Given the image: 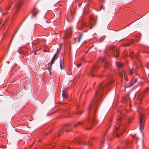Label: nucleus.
<instances>
[{"label": "nucleus", "instance_id": "cd10ccee", "mask_svg": "<svg viewBox=\"0 0 149 149\" xmlns=\"http://www.w3.org/2000/svg\"><path fill=\"white\" fill-rule=\"evenodd\" d=\"M139 41V40H132L131 41V42H131V44H133V43H134V41H135L136 42H138Z\"/></svg>", "mask_w": 149, "mask_h": 149}, {"label": "nucleus", "instance_id": "6e6552de", "mask_svg": "<svg viewBox=\"0 0 149 149\" xmlns=\"http://www.w3.org/2000/svg\"><path fill=\"white\" fill-rule=\"evenodd\" d=\"M23 4V1L21 0L16 5V12H17L21 8Z\"/></svg>", "mask_w": 149, "mask_h": 149}, {"label": "nucleus", "instance_id": "e433bc0d", "mask_svg": "<svg viewBox=\"0 0 149 149\" xmlns=\"http://www.w3.org/2000/svg\"><path fill=\"white\" fill-rule=\"evenodd\" d=\"M129 45V44H127V45H125L126 46H128Z\"/></svg>", "mask_w": 149, "mask_h": 149}, {"label": "nucleus", "instance_id": "c756f323", "mask_svg": "<svg viewBox=\"0 0 149 149\" xmlns=\"http://www.w3.org/2000/svg\"><path fill=\"white\" fill-rule=\"evenodd\" d=\"M10 5H9L7 7V9H10Z\"/></svg>", "mask_w": 149, "mask_h": 149}, {"label": "nucleus", "instance_id": "412c9836", "mask_svg": "<svg viewBox=\"0 0 149 149\" xmlns=\"http://www.w3.org/2000/svg\"><path fill=\"white\" fill-rule=\"evenodd\" d=\"M114 54L115 55V57L116 58L118 57L119 56V51L116 49V52H114Z\"/></svg>", "mask_w": 149, "mask_h": 149}, {"label": "nucleus", "instance_id": "f03ea898", "mask_svg": "<svg viewBox=\"0 0 149 149\" xmlns=\"http://www.w3.org/2000/svg\"><path fill=\"white\" fill-rule=\"evenodd\" d=\"M130 74H132L134 76V78L132 80L130 83L131 85L130 86H131L135 85V84L136 83L139 77V76L137 73L136 71L134 69H133L131 70Z\"/></svg>", "mask_w": 149, "mask_h": 149}, {"label": "nucleus", "instance_id": "9d476101", "mask_svg": "<svg viewBox=\"0 0 149 149\" xmlns=\"http://www.w3.org/2000/svg\"><path fill=\"white\" fill-rule=\"evenodd\" d=\"M72 34V29H68L66 31L65 36L66 38H69Z\"/></svg>", "mask_w": 149, "mask_h": 149}, {"label": "nucleus", "instance_id": "f704fd0d", "mask_svg": "<svg viewBox=\"0 0 149 149\" xmlns=\"http://www.w3.org/2000/svg\"><path fill=\"white\" fill-rule=\"evenodd\" d=\"M120 114L121 115V116H123V115L122 114V112H120Z\"/></svg>", "mask_w": 149, "mask_h": 149}, {"label": "nucleus", "instance_id": "f3484780", "mask_svg": "<svg viewBox=\"0 0 149 149\" xmlns=\"http://www.w3.org/2000/svg\"><path fill=\"white\" fill-rule=\"evenodd\" d=\"M138 55V54H137L136 55H134L133 54V53L132 52H130V57L134 59V58H137Z\"/></svg>", "mask_w": 149, "mask_h": 149}, {"label": "nucleus", "instance_id": "0eeeda50", "mask_svg": "<svg viewBox=\"0 0 149 149\" xmlns=\"http://www.w3.org/2000/svg\"><path fill=\"white\" fill-rule=\"evenodd\" d=\"M99 68V67L97 65H95L92 68V70L91 72L89 73V75L92 77H94L95 75L93 74L97 71V70Z\"/></svg>", "mask_w": 149, "mask_h": 149}, {"label": "nucleus", "instance_id": "4c0bfd02", "mask_svg": "<svg viewBox=\"0 0 149 149\" xmlns=\"http://www.w3.org/2000/svg\"><path fill=\"white\" fill-rule=\"evenodd\" d=\"M1 20H0V24H1Z\"/></svg>", "mask_w": 149, "mask_h": 149}, {"label": "nucleus", "instance_id": "c9c22d12", "mask_svg": "<svg viewBox=\"0 0 149 149\" xmlns=\"http://www.w3.org/2000/svg\"><path fill=\"white\" fill-rule=\"evenodd\" d=\"M116 149H120V148L119 147H118L117 148H116Z\"/></svg>", "mask_w": 149, "mask_h": 149}, {"label": "nucleus", "instance_id": "dca6fc26", "mask_svg": "<svg viewBox=\"0 0 149 149\" xmlns=\"http://www.w3.org/2000/svg\"><path fill=\"white\" fill-rule=\"evenodd\" d=\"M62 96L63 99H66L68 98V94L67 92L63 91L62 94Z\"/></svg>", "mask_w": 149, "mask_h": 149}, {"label": "nucleus", "instance_id": "423d86ee", "mask_svg": "<svg viewBox=\"0 0 149 149\" xmlns=\"http://www.w3.org/2000/svg\"><path fill=\"white\" fill-rule=\"evenodd\" d=\"M100 60L104 63V68H110L111 65L110 63L107 60L105 57L102 58L101 57L100 58Z\"/></svg>", "mask_w": 149, "mask_h": 149}, {"label": "nucleus", "instance_id": "58836bf2", "mask_svg": "<svg viewBox=\"0 0 149 149\" xmlns=\"http://www.w3.org/2000/svg\"><path fill=\"white\" fill-rule=\"evenodd\" d=\"M5 22H4V23H3V25H4V24H5Z\"/></svg>", "mask_w": 149, "mask_h": 149}, {"label": "nucleus", "instance_id": "473e14b6", "mask_svg": "<svg viewBox=\"0 0 149 149\" xmlns=\"http://www.w3.org/2000/svg\"><path fill=\"white\" fill-rule=\"evenodd\" d=\"M103 6H101L100 7V9H103Z\"/></svg>", "mask_w": 149, "mask_h": 149}, {"label": "nucleus", "instance_id": "393cba45", "mask_svg": "<svg viewBox=\"0 0 149 149\" xmlns=\"http://www.w3.org/2000/svg\"><path fill=\"white\" fill-rule=\"evenodd\" d=\"M51 68L52 67H50V66H49V67H48L47 68V69H48V70L49 72V73L50 75H51Z\"/></svg>", "mask_w": 149, "mask_h": 149}, {"label": "nucleus", "instance_id": "37998d69", "mask_svg": "<svg viewBox=\"0 0 149 149\" xmlns=\"http://www.w3.org/2000/svg\"><path fill=\"white\" fill-rule=\"evenodd\" d=\"M148 77H149V75H148Z\"/></svg>", "mask_w": 149, "mask_h": 149}, {"label": "nucleus", "instance_id": "5701e85b", "mask_svg": "<svg viewBox=\"0 0 149 149\" xmlns=\"http://www.w3.org/2000/svg\"><path fill=\"white\" fill-rule=\"evenodd\" d=\"M71 143V142H66L64 143V144L61 145V146L63 147H64L65 146V144H66V145H70Z\"/></svg>", "mask_w": 149, "mask_h": 149}, {"label": "nucleus", "instance_id": "bb28decb", "mask_svg": "<svg viewBox=\"0 0 149 149\" xmlns=\"http://www.w3.org/2000/svg\"><path fill=\"white\" fill-rule=\"evenodd\" d=\"M113 81H114V80H112L110 81L109 83L107 84L106 85V86L108 85V84H111L113 82Z\"/></svg>", "mask_w": 149, "mask_h": 149}, {"label": "nucleus", "instance_id": "72a5a7b5", "mask_svg": "<svg viewBox=\"0 0 149 149\" xmlns=\"http://www.w3.org/2000/svg\"><path fill=\"white\" fill-rule=\"evenodd\" d=\"M82 113V112L81 111H79V112H78V114H81V113Z\"/></svg>", "mask_w": 149, "mask_h": 149}, {"label": "nucleus", "instance_id": "c85d7f7f", "mask_svg": "<svg viewBox=\"0 0 149 149\" xmlns=\"http://www.w3.org/2000/svg\"><path fill=\"white\" fill-rule=\"evenodd\" d=\"M115 46H111V47L110 49H111L112 50H113V49H115Z\"/></svg>", "mask_w": 149, "mask_h": 149}, {"label": "nucleus", "instance_id": "f257e3e1", "mask_svg": "<svg viewBox=\"0 0 149 149\" xmlns=\"http://www.w3.org/2000/svg\"><path fill=\"white\" fill-rule=\"evenodd\" d=\"M102 83L100 84L97 86V88L93 100L91 101L90 104L89 106V112H90L91 108L94 106V111L93 113L92 118L91 119L89 118H88L84 123H86L87 124V127L86 128V130H89L91 129V126L92 125V123L94 124H96V120L95 119V114L96 113V110L97 106L99 103L98 98L96 96L98 93L100 91H102L103 89V86L102 85Z\"/></svg>", "mask_w": 149, "mask_h": 149}, {"label": "nucleus", "instance_id": "ea45409f", "mask_svg": "<svg viewBox=\"0 0 149 149\" xmlns=\"http://www.w3.org/2000/svg\"><path fill=\"white\" fill-rule=\"evenodd\" d=\"M68 130H66V132H68Z\"/></svg>", "mask_w": 149, "mask_h": 149}, {"label": "nucleus", "instance_id": "a19ab883", "mask_svg": "<svg viewBox=\"0 0 149 149\" xmlns=\"http://www.w3.org/2000/svg\"><path fill=\"white\" fill-rule=\"evenodd\" d=\"M141 97H140L139 98V99H141Z\"/></svg>", "mask_w": 149, "mask_h": 149}, {"label": "nucleus", "instance_id": "2eb2a0df", "mask_svg": "<svg viewBox=\"0 0 149 149\" xmlns=\"http://www.w3.org/2000/svg\"><path fill=\"white\" fill-rule=\"evenodd\" d=\"M82 61L84 62H86L87 61H86V60H84L82 59L80 60V62H77L76 64V66H77V67L78 68L81 66V63Z\"/></svg>", "mask_w": 149, "mask_h": 149}, {"label": "nucleus", "instance_id": "9b49d317", "mask_svg": "<svg viewBox=\"0 0 149 149\" xmlns=\"http://www.w3.org/2000/svg\"><path fill=\"white\" fill-rule=\"evenodd\" d=\"M123 72H120L119 74L120 75L121 77H123V75H124V77L125 81L128 80V78L127 77L126 73L125 70H123Z\"/></svg>", "mask_w": 149, "mask_h": 149}, {"label": "nucleus", "instance_id": "20e7f679", "mask_svg": "<svg viewBox=\"0 0 149 149\" xmlns=\"http://www.w3.org/2000/svg\"><path fill=\"white\" fill-rule=\"evenodd\" d=\"M82 140L79 138L74 139L72 142L73 144H82L84 145H87L88 146H91L92 145V143L91 141L86 142H82Z\"/></svg>", "mask_w": 149, "mask_h": 149}, {"label": "nucleus", "instance_id": "7c9ffc66", "mask_svg": "<svg viewBox=\"0 0 149 149\" xmlns=\"http://www.w3.org/2000/svg\"><path fill=\"white\" fill-rule=\"evenodd\" d=\"M94 21H95V22H94V25H96V22H97V20H95Z\"/></svg>", "mask_w": 149, "mask_h": 149}, {"label": "nucleus", "instance_id": "1a4fd4ad", "mask_svg": "<svg viewBox=\"0 0 149 149\" xmlns=\"http://www.w3.org/2000/svg\"><path fill=\"white\" fill-rule=\"evenodd\" d=\"M117 67L120 69L119 74L120 72H123V70H125L123 69V65L120 62H117L116 63Z\"/></svg>", "mask_w": 149, "mask_h": 149}, {"label": "nucleus", "instance_id": "f8f14e48", "mask_svg": "<svg viewBox=\"0 0 149 149\" xmlns=\"http://www.w3.org/2000/svg\"><path fill=\"white\" fill-rule=\"evenodd\" d=\"M39 11L36 8H34L32 11V15L33 17H35Z\"/></svg>", "mask_w": 149, "mask_h": 149}, {"label": "nucleus", "instance_id": "b1692460", "mask_svg": "<svg viewBox=\"0 0 149 149\" xmlns=\"http://www.w3.org/2000/svg\"><path fill=\"white\" fill-rule=\"evenodd\" d=\"M84 123H82V122H79V123H78L77 124H75L74 125V126L75 127H76L77 126L79 125H82Z\"/></svg>", "mask_w": 149, "mask_h": 149}, {"label": "nucleus", "instance_id": "6ab92c4d", "mask_svg": "<svg viewBox=\"0 0 149 149\" xmlns=\"http://www.w3.org/2000/svg\"><path fill=\"white\" fill-rule=\"evenodd\" d=\"M83 34L82 33L81 34L78 38H75V41L78 42H79Z\"/></svg>", "mask_w": 149, "mask_h": 149}, {"label": "nucleus", "instance_id": "4be33fe9", "mask_svg": "<svg viewBox=\"0 0 149 149\" xmlns=\"http://www.w3.org/2000/svg\"><path fill=\"white\" fill-rule=\"evenodd\" d=\"M149 93V87L146 88L144 93V94Z\"/></svg>", "mask_w": 149, "mask_h": 149}, {"label": "nucleus", "instance_id": "79ce46f5", "mask_svg": "<svg viewBox=\"0 0 149 149\" xmlns=\"http://www.w3.org/2000/svg\"><path fill=\"white\" fill-rule=\"evenodd\" d=\"M68 148L70 149H71L69 147H68Z\"/></svg>", "mask_w": 149, "mask_h": 149}, {"label": "nucleus", "instance_id": "39448f33", "mask_svg": "<svg viewBox=\"0 0 149 149\" xmlns=\"http://www.w3.org/2000/svg\"><path fill=\"white\" fill-rule=\"evenodd\" d=\"M139 115L140 129L141 130H142L144 127L145 117L144 114L142 113H139Z\"/></svg>", "mask_w": 149, "mask_h": 149}, {"label": "nucleus", "instance_id": "2f4dec72", "mask_svg": "<svg viewBox=\"0 0 149 149\" xmlns=\"http://www.w3.org/2000/svg\"><path fill=\"white\" fill-rule=\"evenodd\" d=\"M33 146V145H30L29 146V149H30L32 147V146Z\"/></svg>", "mask_w": 149, "mask_h": 149}, {"label": "nucleus", "instance_id": "ddd939ff", "mask_svg": "<svg viewBox=\"0 0 149 149\" xmlns=\"http://www.w3.org/2000/svg\"><path fill=\"white\" fill-rule=\"evenodd\" d=\"M69 125V124L65 125L58 132V135L59 136L61 135V134L62 133L63 131L66 128V127Z\"/></svg>", "mask_w": 149, "mask_h": 149}, {"label": "nucleus", "instance_id": "7ed1b4c3", "mask_svg": "<svg viewBox=\"0 0 149 149\" xmlns=\"http://www.w3.org/2000/svg\"><path fill=\"white\" fill-rule=\"evenodd\" d=\"M123 119V118L121 116H118L116 121L117 123V125L115 126L114 128V132L115 133L116 136L117 137H119L122 134V133H120L119 134L116 133V131L118 130L119 129V128L120 127V125L122 122V120Z\"/></svg>", "mask_w": 149, "mask_h": 149}, {"label": "nucleus", "instance_id": "aec40b11", "mask_svg": "<svg viewBox=\"0 0 149 149\" xmlns=\"http://www.w3.org/2000/svg\"><path fill=\"white\" fill-rule=\"evenodd\" d=\"M59 53V51L58 50V49H57L56 53L55 54L53 57L57 59Z\"/></svg>", "mask_w": 149, "mask_h": 149}, {"label": "nucleus", "instance_id": "a878e982", "mask_svg": "<svg viewBox=\"0 0 149 149\" xmlns=\"http://www.w3.org/2000/svg\"><path fill=\"white\" fill-rule=\"evenodd\" d=\"M90 24L91 25H92L93 24V19L92 18H90Z\"/></svg>", "mask_w": 149, "mask_h": 149}, {"label": "nucleus", "instance_id": "a211bd4d", "mask_svg": "<svg viewBox=\"0 0 149 149\" xmlns=\"http://www.w3.org/2000/svg\"><path fill=\"white\" fill-rule=\"evenodd\" d=\"M56 59L55 58H54L53 57L52 58L51 61L49 63V66H50V67H52V65L54 63L55 61L56 60Z\"/></svg>", "mask_w": 149, "mask_h": 149}, {"label": "nucleus", "instance_id": "4468645a", "mask_svg": "<svg viewBox=\"0 0 149 149\" xmlns=\"http://www.w3.org/2000/svg\"><path fill=\"white\" fill-rule=\"evenodd\" d=\"M60 67L61 69H63L64 67V60L63 58L61 59L60 61Z\"/></svg>", "mask_w": 149, "mask_h": 149}]
</instances>
